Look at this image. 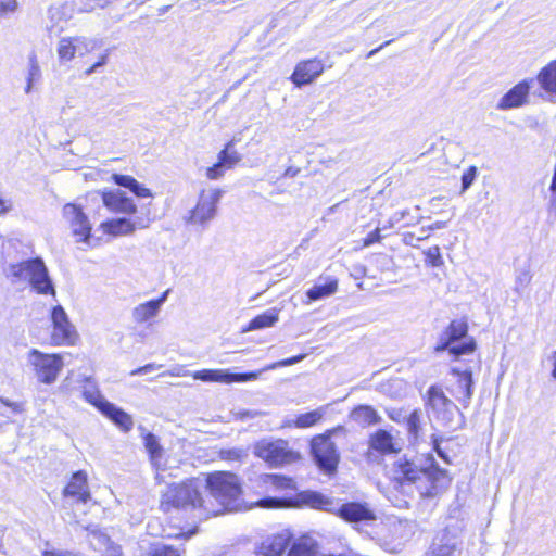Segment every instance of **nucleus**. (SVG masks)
Listing matches in <instances>:
<instances>
[{
    "instance_id": "1",
    "label": "nucleus",
    "mask_w": 556,
    "mask_h": 556,
    "mask_svg": "<svg viewBox=\"0 0 556 556\" xmlns=\"http://www.w3.org/2000/svg\"><path fill=\"white\" fill-rule=\"evenodd\" d=\"M387 470L393 482L400 486L415 484L424 497L435 496L451 483L447 471L440 468L431 455H428L425 464L406 455L397 456Z\"/></svg>"
},
{
    "instance_id": "2",
    "label": "nucleus",
    "mask_w": 556,
    "mask_h": 556,
    "mask_svg": "<svg viewBox=\"0 0 556 556\" xmlns=\"http://www.w3.org/2000/svg\"><path fill=\"white\" fill-rule=\"evenodd\" d=\"M205 488L206 483L202 477L180 484H170L162 494L161 509L168 513L172 508H202L205 513H215L213 501L204 497Z\"/></svg>"
},
{
    "instance_id": "3",
    "label": "nucleus",
    "mask_w": 556,
    "mask_h": 556,
    "mask_svg": "<svg viewBox=\"0 0 556 556\" xmlns=\"http://www.w3.org/2000/svg\"><path fill=\"white\" fill-rule=\"evenodd\" d=\"M204 497L211 498L215 505L217 515L223 510H237L240 507L241 486L236 475L226 471H217L206 477Z\"/></svg>"
},
{
    "instance_id": "4",
    "label": "nucleus",
    "mask_w": 556,
    "mask_h": 556,
    "mask_svg": "<svg viewBox=\"0 0 556 556\" xmlns=\"http://www.w3.org/2000/svg\"><path fill=\"white\" fill-rule=\"evenodd\" d=\"M476 350V341L468 336L465 320L455 319L442 331L434 348L437 353L448 351L455 357L467 355Z\"/></svg>"
},
{
    "instance_id": "5",
    "label": "nucleus",
    "mask_w": 556,
    "mask_h": 556,
    "mask_svg": "<svg viewBox=\"0 0 556 556\" xmlns=\"http://www.w3.org/2000/svg\"><path fill=\"white\" fill-rule=\"evenodd\" d=\"M305 354H300L296 356H292L289 358H285L275 363H271L265 366L263 369L258 371H251L244 374H232L226 369H202L193 372L192 377L195 380H201L204 382H223V383H231V382H247L258 379L262 372L274 370L280 367H287L294 364L300 363L305 358Z\"/></svg>"
},
{
    "instance_id": "6",
    "label": "nucleus",
    "mask_w": 556,
    "mask_h": 556,
    "mask_svg": "<svg viewBox=\"0 0 556 556\" xmlns=\"http://www.w3.org/2000/svg\"><path fill=\"white\" fill-rule=\"evenodd\" d=\"M427 405L433 418L443 427L456 430L463 424V415L457 405L450 400L441 387L431 386L427 391Z\"/></svg>"
},
{
    "instance_id": "7",
    "label": "nucleus",
    "mask_w": 556,
    "mask_h": 556,
    "mask_svg": "<svg viewBox=\"0 0 556 556\" xmlns=\"http://www.w3.org/2000/svg\"><path fill=\"white\" fill-rule=\"evenodd\" d=\"M27 363L36 379L45 384L54 383L64 367L61 354H47L37 349H31L28 352Z\"/></svg>"
},
{
    "instance_id": "8",
    "label": "nucleus",
    "mask_w": 556,
    "mask_h": 556,
    "mask_svg": "<svg viewBox=\"0 0 556 556\" xmlns=\"http://www.w3.org/2000/svg\"><path fill=\"white\" fill-rule=\"evenodd\" d=\"M341 428L332 429L324 434L316 435L311 441V452L318 468L326 472L332 473L337 470L340 454L336 444L330 437Z\"/></svg>"
},
{
    "instance_id": "9",
    "label": "nucleus",
    "mask_w": 556,
    "mask_h": 556,
    "mask_svg": "<svg viewBox=\"0 0 556 556\" xmlns=\"http://www.w3.org/2000/svg\"><path fill=\"white\" fill-rule=\"evenodd\" d=\"M254 453L275 467L292 464L300 458L299 453L292 451L285 440H262L255 445Z\"/></svg>"
},
{
    "instance_id": "10",
    "label": "nucleus",
    "mask_w": 556,
    "mask_h": 556,
    "mask_svg": "<svg viewBox=\"0 0 556 556\" xmlns=\"http://www.w3.org/2000/svg\"><path fill=\"white\" fill-rule=\"evenodd\" d=\"M223 195V190L218 188L203 189L198 199V203L190 211L188 223L201 226L207 225L217 214V204Z\"/></svg>"
},
{
    "instance_id": "11",
    "label": "nucleus",
    "mask_w": 556,
    "mask_h": 556,
    "mask_svg": "<svg viewBox=\"0 0 556 556\" xmlns=\"http://www.w3.org/2000/svg\"><path fill=\"white\" fill-rule=\"evenodd\" d=\"M51 321L53 330L51 341L54 345H73L77 340L75 327L68 319V316L61 305H56L51 311Z\"/></svg>"
},
{
    "instance_id": "12",
    "label": "nucleus",
    "mask_w": 556,
    "mask_h": 556,
    "mask_svg": "<svg viewBox=\"0 0 556 556\" xmlns=\"http://www.w3.org/2000/svg\"><path fill=\"white\" fill-rule=\"evenodd\" d=\"M62 214L77 241L88 243L91 224L83 207L76 203H67L63 206Z\"/></svg>"
},
{
    "instance_id": "13",
    "label": "nucleus",
    "mask_w": 556,
    "mask_h": 556,
    "mask_svg": "<svg viewBox=\"0 0 556 556\" xmlns=\"http://www.w3.org/2000/svg\"><path fill=\"white\" fill-rule=\"evenodd\" d=\"M150 223L151 218L149 216H138L135 219L119 217L101 223L100 228L104 233L113 237H119L132 235L136 229L148 228Z\"/></svg>"
},
{
    "instance_id": "14",
    "label": "nucleus",
    "mask_w": 556,
    "mask_h": 556,
    "mask_svg": "<svg viewBox=\"0 0 556 556\" xmlns=\"http://www.w3.org/2000/svg\"><path fill=\"white\" fill-rule=\"evenodd\" d=\"M532 83L533 79H523L515 85L500 99L496 109L507 111L527 104Z\"/></svg>"
},
{
    "instance_id": "15",
    "label": "nucleus",
    "mask_w": 556,
    "mask_h": 556,
    "mask_svg": "<svg viewBox=\"0 0 556 556\" xmlns=\"http://www.w3.org/2000/svg\"><path fill=\"white\" fill-rule=\"evenodd\" d=\"M324 63L318 59L301 61L296 64L291 80L296 87L313 83L324 72Z\"/></svg>"
},
{
    "instance_id": "16",
    "label": "nucleus",
    "mask_w": 556,
    "mask_h": 556,
    "mask_svg": "<svg viewBox=\"0 0 556 556\" xmlns=\"http://www.w3.org/2000/svg\"><path fill=\"white\" fill-rule=\"evenodd\" d=\"M333 514H337L348 522L372 521L376 519L374 510L366 503L358 502L337 504V509Z\"/></svg>"
},
{
    "instance_id": "17",
    "label": "nucleus",
    "mask_w": 556,
    "mask_h": 556,
    "mask_svg": "<svg viewBox=\"0 0 556 556\" xmlns=\"http://www.w3.org/2000/svg\"><path fill=\"white\" fill-rule=\"evenodd\" d=\"M102 201L105 207L115 213L135 214L137 206L132 199L128 198L125 192L119 189L113 191H104Z\"/></svg>"
},
{
    "instance_id": "18",
    "label": "nucleus",
    "mask_w": 556,
    "mask_h": 556,
    "mask_svg": "<svg viewBox=\"0 0 556 556\" xmlns=\"http://www.w3.org/2000/svg\"><path fill=\"white\" fill-rule=\"evenodd\" d=\"M40 260V257H35L23 262L10 264L5 269V275L11 280L12 283H30L34 277V273L35 270H37Z\"/></svg>"
},
{
    "instance_id": "19",
    "label": "nucleus",
    "mask_w": 556,
    "mask_h": 556,
    "mask_svg": "<svg viewBox=\"0 0 556 556\" xmlns=\"http://www.w3.org/2000/svg\"><path fill=\"white\" fill-rule=\"evenodd\" d=\"M168 294L169 289L165 290L159 299L150 300L134 307L131 312L134 321L137 324H143L155 318L160 314L161 308L163 304L166 302Z\"/></svg>"
},
{
    "instance_id": "20",
    "label": "nucleus",
    "mask_w": 556,
    "mask_h": 556,
    "mask_svg": "<svg viewBox=\"0 0 556 556\" xmlns=\"http://www.w3.org/2000/svg\"><path fill=\"white\" fill-rule=\"evenodd\" d=\"M29 286L38 294L52 295L53 298L56 295L53 281L42 258L39 262L37 270L34 273V277Z\"/></svg>"
},
{
    "instance_id": "21",
    "label": "nucleus",
    "mask_w": 556,
    "mask_h": 556,
    "mask_svg": "<svg viewBox=\"0 0 556 556\" xmlns=\"http://www.w3.org/2000/svg\"><path fill=\"white\" fill-rule=\"evenodd\" d=\"M452 372L457 376V382L452 393L466 407L472 396V374L469 370L460 371L456 368H453Z\"/></svg>"
},
{
    "instance_id": "22",
    "label": "nucleus",
    "mask_w": 556,
    "mask_h": 556,
    "mask_svg": "<svg viewBox=\"0 0 556 556\" xmlns=\"http://www.w3.org/2000/svg\"><path fill=\"white\" fill-rule=\"evenodd\" d=\"M63 494L65 496L76 497L78 502L87 503L90 500L87 473L83 470L73 473L72 479L65 486Z\"/></svg>"
},
{
    "instance_id": "23",
    "label": "nucleus",
    "mask_w": 556,
    "mask_h": 556,
    "mask_svg": "<svg viewBox=\"0 0 556 556\" xmlns=\"http://www.w3.org/2000/svg\"><path fill=\"white\" fill-rule=\"evenodd\" d=\"M368 445L371 450L380 454H391L401 451V447H397L393 435L384 429H379L370 434Z\"/></svg>"
},
{
    "instance_id": "24",
    "label": "nucleus",
    "mask_w": 556,
    "mask_h": 556,
    "mask_svg": "<svg viewBox=\"0 0 556 556\" xmlns=\"http://www.w3.org/2000/svg\"><path fill=\"white\" fill-rule=\"evenodd\" d=\"M299 500L302 504L328 513H334L337 509V503L319 492L305 491L299 494Z\"/></svg>"
},
{
    "instance_id": "25",
    "label": "nucleus",
    "mask_w": 556,
    "mask_h": 556,
    "mask_svg": "<svg viewBox=\"0 0 556 556\" xmlns=\"http://www.w3.org/2000/svg\"><path fill=\"white\" fill-rule=\"evenodd\" d=\"M290 544L288 534H276L267 538L261 545L260 554L263 556H281Z\"/></svg>"
},
{
    "instance_id": "26",
    "label": "nucleus",
    "mask_w": 556,
    "mask_h": 556,
    "mask_svg": "<svg viewBox=\"0 0 556 556\" xmlns=\"http://www.w3.org/2000/svg\"><path fill=\"white\" fill-rule=\"evenodd\" d=\"M102 414L125 432L130 431L134 426L131 416L111 402L104 404Z\"/></svg>"
},
{
    "instance_id": "27",
    "label": "nucleus",
    "mask_w": 556,
    "mask_h": 556,
    "mask_svg": "<svg viewBox=\"0 0 556 556\" xmlns=\"http://www.w3.org/2000/svg\"><path fill=\"white\" fill-rule=\"evenodd\" d=\"M351 418L362 427L377 425L381 421V417L377 410L369 405L355 407L351 413Z\"/></svg>"
},
{
    "instance_id": "28",
    "label": "nucleus",
    "mask_w": 556,
    "mask_h": 556,
    "mask_svg": "<svg viewBox=\"0 0 556 556\" xmlns=\"http://www.w3.org/2000/svg\"><path fill=\"white\" fill-rule=\"evenodd\" d=\"M536 79L545 92L556 96V60L545 65L539 72Z\"/></svg>"
},
{
    "instance_id": "29",
    "label": "nucleus",
    "mask_w": 556,
    "mask_h": 556,
    "mask_svg": "<svg viewBox=\"0 0 556 556\" xmlns=\"http://www.w3.org/2000/svg\"><path fill=\"white\" fill-rule=\"evenodd\" d=\"M112 179L116 185L129 189L134 194H136L139 198L153 197L150 189L146 188L131 176L113 174Z\"/></svg>"
},
{
    "instance_id": "30",
    "label": "nucleus",
    "mask_w": 556,
    "mask_h": 556,
    "mask_svg": "<svg viewBox=\"0 0 556 556\" xmlns=\"http://www.w3.org/2000/svg\"><path fill=\"white\" fill-rule=\"evenodd\" d=\"M457 552H459L457 542L444 535L438 543L434 542L424 556H455Z\"/></svg>"
},
{
    "instance_id": "31",
    "label": "nucleus",
    "mask_w": 556,
    "mask_h": 556,
    "mask_svg": "<svg viewBox=\"0 0 556 556\" xmlns=\"http://www.w3.org/2000/svg\"><path fill=\"white\" fill-rule=\"evenodd\" d=\"M338 290V280L332 278L328 280L324 285H315L311 289L307 290L306 296L308 299V303L313 301H318L324 298H328L334 294Z\"/></svg>"
},
{
    "instance_id": "32",
    "label": "nucleus",
    "mask_w": 556,
    "mask_h": 556,
    "mask_svg": "<svg viewBox=\"0 0 556 556\" xmlns=\"http://www.w3.org/2000/svg\"><path fill=\"white\" fill-rule=\"evenodd\" d=\"M41 79V68L37 55L33 52L28 56L25 93H30L33 87Z\"/></svg>"
},
{
    "instance_id": "33",
    "label": "nucleus",
    "mask_w": 556,
    "mask_h": 556,
    "mask_svg": "<svg viewBox=\"0 0 556 556\" xmlns=\"http://www.w3.org/2000/svg\"><path fill=\"white\" fill-rule=\"evenodd\" d=\"M278 321V314L275 311H267L254 317L244 331L257 330L274 326Z\"/></svg>"
},
{
    "instance_id": "34",
    "label": "nucleus",
    "mask_w": 556,
    "mask_h": 556,
    "mask_svg": "<svg viewBox=\"0 0 556 556\" xmlns=\"http://www.w3.org/2000/svg\"><path fill=\"white\" fill-rule=\"evenodd\" d=\"M56 51L61 61L68 62L78 56L73 37L61 38Z\"/></svg>"
},
{
    "instance_id": "35",
    "label": "nucleus",
    "mask_w": 556,
    "mask_h": 556,
    "mask_svg": "<svg viewBox=\"0 0 556 556\" xmlns=\"http://www.w3.org/2000/svg\"><path fill=\"white\" fill-rule=\"evenodd\" d=\"M326 407L321 406L308 413H304L298 416L295 426L298 428H308L316 425L325 415Z\"/></svg>"
},
{
    "instance_id": "36",
    "label": "nucleus",
    "mask_w": 556,
    "mask_h": 556,
    "mask_svg": "<svg viewBox=\"0 0 556 556\" xmlns=\"http://www.w3.org/2000/svg\"><path fill=\"white\" fill-rule=\"evenodd\" d=\"M235 140L229 141L226 147L218 153V160L225 165L226 169L232 168L241 161V155L232 150Z\"/></svg>"
},
{
    "instance_id": "37",
    "label": "nucleus",
    "mask_w": 556,
    "mask_h": 556,
    "mask_svg": "<svg viewBox=\"0 0 556 556\" xmlns=\"http://www.w3.org/2000/svg\"><path fill=\"white\" fill-rule=\"evenodd\" d=\"M144 447L150 455V459L154 466L157 465L159 459L162 457L163 448L159 443V439L151 432L144 435Z\"/></svg>"
},
{
    "instance_id": "38",
    "label": "nucleus",
    "mask_w": 556,
    "mask_h": 556,
    "mask_svg": "<svg viewBox=\"0 0 556 556\" xmlns=\"http://www.w3.org/2000/svg\"><path fill=\"white\" fill-rule=\"evenodd\" d=\"M421 412L419 409L413 410L406 419L407 431L409 441L416 443L421 430Z\"/></svg>"
},
{
    "instance_id": "39",
    "label": "nucleus",
    "mask_w": 556,
    "mask_h": 556,
    "mask_svg": "<svg viewBox=\"0 0 556 556\" xmlns=\"http://www.w3.org/2000/svg\"><path fill=\"white\" fill-rule=\"evenodd\" d=\"M73 38H74L76 51H77L79 58L92 52L101 43V41L96 38H88V37H84V36H76Z\"/></svg>"
},
{
    "instance_id": "40",
    "label": "nucleus",
    "mask_w": 556,
    "mask_h": 556,
    "mask_svg": "<svg viewBox=\"0 0 556 556\" xmlns=\"http://www.w3.org/2000/svg\"><path fill=\"white\" fill-rule=\"evenodd\" d=\"M84 399L96 406L101 413L104 409V404H109L110 402L105 400L99 390L96 387L90 389L85 388L83 391Z\"/></svg>"
},
{
    "instance_id": "41",
    "label": "nucleus",
    "mask_w": 556,
    "mask_h": 556,
    "mask_svg": "<svg viewBox=\"0 0 556 556\" xmlns=\"http://www.w3.org/2000/svg\"><path fill=\"white\" fill-rule=\"evenodd\" d=\"M425 255L427 257V262L432 267H441L444 264L440 248L438 245L429 248L427 251H425Z\"/></svg>"
},
{
    "instance_id": "42",
    "label": "nucleus",
    "mask_w": 556,
    "mask_h": 556,
    "mask_svg": "<svg viewBox=\"0 0 556 556\" xmlns=\"http://www.w3.org/2000/svg\"><path fill=\"white\" fill-rule=\"evenodd\" d=\"M478 169L476 166H470L462 175V192L468 190L477 178Z\"/></svg>"
},
{
    "instance_id": "43",
    "label": "nucleus",
    "mask_w": 556,
    "mask_h": 556,
    "mask_svg": "<svg viewBox=\"0 0 556 556\" xmlns=\"http://www.w3.org/2000/svg\"><path fill=\"white\" fill-rule=\"evenodd\" d=\"M225 170V165L218 160L213 166L206 168L205 176L207 179L217 180L224 176Z\"/></svg>"
},
{
    "instance_id": "44",
    "label": "nucleus",
    "mask_w": 556,
    "mask_h": 556,
    "mask_svg": "<svg viewBox=\"0 0 556 556\" xmlns=\"http://www.w3.org/2000/svg\"><path fill=\"white\" fill-rule=\"evenodd\" d=\"M150 556H180V553L172 546L157 545L152 549Z\"/></svg>"
},
{
    "instance_id": "45",
    "label": "nucleus",
    "mask_w": 556,
    "mask_h": 556,
    "mask_svg": "<svg viewBox=\"0 0 556 556\" xmlns=\"http://www.w3.org/2000/svg\"><path fill=\"white\" fill-rule=\"evenodd\" d=\"M16 0H0V17L7 16L10 13H13L17 9Z\"/></svg>"
},
{
    "instance_id": "46",
    "label": "nucleus",
    "mask_w": 556,
    "mask_h": 556,
    "mask_svg": "<svg viewBox=\"0 0 556 556\" xmlns=\"http://www.w3.org/2000/svg\"><path fill=\"white\" fill-rule=\"evenodd\" d=\"M162 367H163V365H161V364L150 363V364H147V365H144L142 367L134 369L130 372V376L147 375V374L153 372L154 370H157V369H160Z\"/></svg>"
},
{
    "instance_id": "47",
    "label": "nucleus",
    "mask_w": 556,
    "mask_h": 556,
    "mask_svg": "<svg viewBox=\"0 0 556 556\" xmlns=\"http://www.w3.org/2000/svg\"><path fill=\"white\" fill-rule=\"evenodd\" d=\"M0 402L11 408L14 414H22L24 412V403L22 402H12L5 397L0 396Z\"/></svg>"
},
{
    "instance_id": "48",
    "label": "nucleus",
    "mask_w": 556,
    "mask_h": 556,
    "mask_svg": "<svg viewBox=\"0 0 556 556\" xmlns=\"http://www.w3.org/2000/svg\"><path fill=\"white\" fill-rule=\"evenodd\" d=\"M220 454L224 459H232V460L240 459L242 456L245 455L244 451L239 450V448L222 451Z\"/></svg>"
},
{
    "instance_id": "49",
    "label": "nucleus",
    "mask_w": 556,
    "mask_h": 556,
    "mask_svg": "<svg viewBox=\"0 0 556 556\" xmlns=\"http://www.w3.org/2000/svg\"><path fill=\"white\" fill-rule=\"evenodd\" d=\"M381 240L380 236V229L376 228L374 231L367 235V237L364 239V247H369L376 242H379Z\"/></svg>"
},
{
    "instance_id": "50",
    "label": "nucleus",
    "mask_w": 556,
    "mask_h": 556,
    "mask_svg": "<svg viewBox=\"0 0 556 556\" xmlns=\"http://www.w3.org/2000/svg\"><path fill=\"white\" fill-rule=\"evenodd\" d=\"M433 447L439 457H441L445 463L451 464V460L446 453L440 447L438 439H433Z\"/></svg>"
},
{
    "instance_id": "51",
    "label": "nucleus",
    "mask_w": 556,
    "mask_h": 556,
    "mask_svg": "<svg viewBox=\"0 0 556 556\" xmlns=\"http://www.w3.org/2000/svg\"><path fill=\"white\" fill-rule=\"evenodd\" d=\"M42 556H78L68 551H45Z\"/></svg>"
},
{
    "instance_id": "52",
    "label": "nucleus",
    "mask_w": 556,
    "mask_h": 556,
    "mask_svg": "<svg viewBox=\"0 0 556 556\" xmlns=\"http://www.w3.org/2000/svg\"><path fill=\"white\" fill-rule=\"evenodd\" d=\"M402 220H404L403 219V213H401L400 211L395 212V213L392 214V216L389 219V227H393L395 224H399Z\"/></svg>"
},
{
    "instance_id": "53",
    "label": "nucleus",
    "mask_w": 556,
    "mask_h": 556,
    "mask_svg": "<svg viewBox=\"0 0 556 556\" xmlns=\"http://www.w3.org/2000/svg\"><path fill=\"white\" fill-rule=\"evenodd\" d=\"M300 173V168L298 167H293V166H289L285 173H283V177L286 178H293L295 177L298 174Z\"/></svg>"
},
{
    "instance_id": "54",
    "label": "nucleus",
    "mask_w": 556,
    "mask_h": 556,
    "mask_svg": "<svg viewBox=\"0 0 556 556\" xmlns=\"http://www.w3.org/2000/svg\"><path fill=\"white\" fill-rule=\"evenodd\" d=\"M415 240H417V238L412 232H407L403 237V242L407 245L415 247Z\"/></svg>"
},
{
    "instance_id": "55",
    "label": "nucleus",
    "mask_w": 556,
    "mask_h": 556,
    "mask_svg": "<svg viewBox=\"0 0 556 556\" xmlns=\"http://www.w3.org/2000/svg\"><path fill=\"white\" fill-rule=\"evenodd\" d=\"M549 191L552 192L549 206L556 212V186H549Z\"/></svg>"
},
{
    "instance_id": "56",
    "label": "nucleus",
    "mask_w": 556,
    "mask_h": 556,
    "mask_svg": "<svg viewBox=\"0 0 556 556\" xmlns=\"http://www.w3.org/2000/svg\"><path fill=\"white\" fill-rule=\"evenodd\" d=\"M446 225H447V222L438 220V222L433 223L432 225H429L427 227V229L430 230V231H434V230H439V229L445 228Z\"/></svg>"
},
{
    "instance_id": "57",
    "label": "nucleus",
    "mask_w": 556,
    "mask_h": 556,
    "mask_svg": "<svg viewBox=\"0 0 556 556\" xmlns=\"http://www.w3.org/2000/svg\"><path fill=\"white\" fill-rule=\"evenodd\" d=\"M108 58H109V50H106L105 53H103L99 56V60L94 63V65H98V68L104 66L108 62Z\"/></svg>"
},
{
    "instance_id": "58",
    "label": "nucleus",
    "mask_w": 556,
    "mask_h": 556,
    "mask_svg": "<svg viewBox=\"0 0 556 556\" xmlns=\"http://www.w3.org/2000/svg\"><path fill=\"white\" fill-rule=\"evenodd\" d=\"M389 417L392 420L399 422L400 421V417H401V412L400 410H392V412L389 413Z\"/></svg>"
},
{
    "instance_id": "59",
    "label": "nucleus",
    "mask_w": 556,
    "mask_h": 556,
    "mask_svg": "<svg viewBox=\"0 0 556 556\" xmlns=\"http://www.w3.org/2000/svg\"><path fill=\"white\" fill-rule=\"evenodd\" d=\"M420 231H421V236H420V237H417V241L424 240V239H426V238H428V237H429V231H430V230H428V229H427V227H422V228L420 229Z\"/></svg>"
},
{
    "instance_id": "60",
    "label": "nucleus",
    "mask_w": 556,
    "mask_h": 556,
    "mask_svg": "<svg viewBox=\"0 0 556 556\" xmlns=\"http://www.w3.org/2000/svg\"><path fill=\"white\" fill-rule=\"evenodd\" d=\"M390 42H391V40L386 41L383 45H381V46H380V47H378L377 49L371 50V51L367 54V58H371V56H372V55H375L379 50H381L384 46H388Z\"/></svg>"
},
{
    "instance_id": "61",
    "label": "nucleus",
    "mask_w": 556,
    "mask_h": 556,
    "mask_svg": "<svg viewBox=\"0 0 556 556\" xmlns=\"http://www.w3.org/2000/svg\"><path fill=\"white\" fill-rule=\"evenodd\" d=\"M98 70H99V68H98V65H94V64H93V65H91L89 68H87V70L85 71V75H86V76H90L91 74H93V73L98 72Z\"/></svg>"
},
{
    "instance_id": "62",
    "label": "nucleus",
    "mask_w": 556,
    "mask_h": 556,
    "mask_svg": "<svg viewBox=\"0 0 556 556\" xmlns=\"http://www.w3.org/2000/svg\"><path fill=\"white\" fill-rule=\"evenodd\" d=\"M553 370H552V376L556 379V351L553 353Z\"/></svg>"
},
{
    "instance_id": "63",
    "label": "nucleus",
    "mask_w": 556,
    "mask_h": 556,
    "mask_svg": "<svg viewBox=\"0 0 556 556\" xmlns=\"http://www.w3.org/2000/svg\"><path fill=\"white\" fill-rule=\"evenodd\" d=\"M421 219H422V217H421V216H419V217H417V218H414V217H413V218H410V220H409V222H407V223H406V225H407V226H410V225L419 224Z\"/></svg>"
},
{
    "instance_id": "64",
    "label": "nucleus",
    "mask_w": 556,
    "mask_h": 556,
    "mask_svg": "<svg viewBox=\"0 0 556 556\" xmlns=\"http://www.w3.org/2000/svg\"><path fill=\"white\" fill-rule=\"evenodd\" d=\"M112 549H113V552H112L113 556H121V552L118 551L117 547H113Z\"/></svg>"
}]
</instances>
